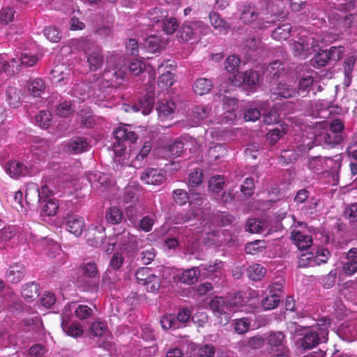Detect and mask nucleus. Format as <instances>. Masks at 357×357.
<instances>
[{
  "label": "nucleus",
  "instance_id": "nucleus-1",
  "mask_svg": "<svg viewBox=\"0 0 357 357\" xmlns=\"http://www.w3.org/2000/svg\"><path fill=\"white\" fill-rule=\"evenodd\" d=\"M118 77L116 72H110L105 69L102 76L93 80V83L80 82L76 84L72 89L71 93L74 97L78 98L80 100H85L87 98L93 96V98L100 97V94L96 91L91 92V88L100 86L102 81L106 82L105 87H107L116 81Z\"/></svg>",
  "mask_w": 357,
  "mask_h": 357
},
{
  "label": "nucleus",
  "instance_id": "nucleus-2",
  "mask_svg": "<svg viewBox=\"0 0 357 357\" xmlns=\"http://www.w3.org/2000/svg\"><path fill=\"white\" fill-rule=\"evenodd\" d=\"M324 44V38L318 33L304 31L297 40L291 44L294 56L305 59Z\"/></svg>",
  "mask_w": 357,
  "mask_h": 357
},
{
  "label": "nucleus",
  "instance_id": "nucleus-3",
  "mask_svg": "<svg viewBox=\"0 0 357 357\" xmlns=\"http://www.w3.org/2000/svg\"><path fill=\"white\" fill-rule=\"evenodd\" d=\"M321 326L323 327L318 328L317 331L313 329L308 331L302 337L297 340L296 347L302 351H305L314 348L321 342H326L330 323L324 321V324Z\"/></svg>",
  "mask_w": 357,
  "mask_h": 357
},
{
  "label": "nucleus",
  "instance_id": "nucleus-4",
  "mask_svg": "<svg viewBox=\"0 0 357 357\" xmlns=\"http://www.w3.org/2000/svg\"><path fill=\"white\" fill-rule=\"evenodd\" d=\"M240 20L246 24L255 22L256 26L261 29L268 28L270 24L274 22L273 20H268V17H265V13L263 10L251 4L243 7Z\"/></svg>",
  "mask_w": 357,
  "mask_h": 357
},
{
  "label": "nucleus",
  "instance_id": "nucleus-5",
  "mask_svg": "<svg viewBox=\"0 0 357 357\" xmlns=\"http://www.w3.org/2000/svg\"><path fill=\"white\" fill-rule=\"evenodd\" d=\"M312 147L311 139H303L302 144L292 145L291 149L284 150L280 156V161L283 163H290L297 160L301 155L310 151Z\"/></svg>",
  "mask_w": 357,
  "mask_h": 357
},
{
  "label": "nucleus",
  "instance_id": "nucleus-6",
  "mask_svg": "<svg viewBox=\"0 0 357 357\" xmlns=\"http://www.w3.org/2000/svg\"><path fill=\"white\" fill-rule=\"evenodd\" d=\"M93 314V310L86 305L71 303L67 304L62 312L61 317L64 319H70L75 316L79 320H84L89 318Z\"/></svg>",
  "mask_w": 357,
  "mask_h": 357
},
{
  "label": "nucleus",
  "instance_id": "nucleus-7",
  "mask_svg": "<svg viewBox=\"0 0 357 357\" xmlns=\"http://www.w3.org/2000/svg\"><path fill=\"white\" fill-rule=\"evenodd\" d=\"M322 130L313 134L314 141L311 139L312 146L314 145H336L339 144L343 139L342 134L330 132L328 129L321 128Z\"/></svg>",
  "mask_w": 357,
  "mask_h": 357
},
{
  "label": "nucleus",
  "instance_id": "nucleus-8",
  "mask_svg": "<svg viewBox=\"0 0 357 357\" xmlns=\"http://www.w3.org/2000/svg\"><path fill=\"white\" fill-rule=\"evenodd\" d=\"M213 314L220 318V323L225 325L229 320L230 310L227 300L223 297H215L210 303Z\"/></svg>",
  "mask_w": 357,
  "mask_h": 357
},
{
  "label": "nucleus",
  "instance_id": "nucleus-9",
  "mask_svg": "<svg viewBox=\"0 0 357 357\" xmlns=\"http://www.w3.org/2000/svg\"><path fill=\"white\" fill-rule=\"evenodd\" d=\"M211 113V107L209 106H196L195 107L190 114L187 119V126L195 127L202 124V122H211V120L207 121Z\"/></svg>",
  "mask_w": 357,
  "mask_h": 357
},
{
  "label": "nucleus",
  "instance_id": "nucleus-10",
  "mask_svg": "<svg viewBox=\"0 0 357 357\" xmlns=\"http://www.w3.org/2000/svg\"><path fill=\"white\" fill-rule=\"evenodd\" d=\"M265 342L271 352H278L280 350L287 348L285 346V335L280 331H273L266 335Z\"/></svg>",
  "mask_w": 357,
  "mask_h": 357
},
{
  "label": "nucleus",
  "instance_id": "nucleus-11",
  "mask_svg": "<svg viewBox=\"0 0 357 357\" xmlns=\"http://www.w3.org/2000/svg\"><path fill=\"white\" fill-rule=\"evenodd\" d=\"M84 51L91 70L95 71L102 66L103 57L98 47L92 44L87 45Z\"/></svg>",
  "mask_w": 357,
  "mask_h": 357
},
{
  "label": "nucleus",
  "instance_id": "nucleus-12",
  "mask_svg": "<svg viewBox=\"0 0 357 357\" xmlns=\"http://www.w3.org/2000/svg\"><path fill=\"white\" fill-rule=\"evenodd\" d=\"M105 228L100 225H91L86 233V240L89 245L98 247L102 245L105 238Z\"/></svg>",
  "mask_w": 357,
  "mask_h": 357
},
{
  "label": "nucleus",
  "instance_id": "nucleus-13",
  "mask_svg": "<svg viewBox=\"0 0 357 357\" xmlns=\"http://www.w3.org/2000/svg\"><path fill=\"white\" fill-rule=\"evenodd\" d=\"M66 229L75 236H79L86 227L84 220L75 214H68L65 218Z\"/></svg>",
  "mask_w": 357,
  "mask_h": 357
},
{
  "label": "nucleus",
  "instance_id": "nucleus-14",
  "mask_svg": "<svg viewBox=\"0 0 357 357\" xmlns=\"http://www.w3.org/2000/svg\"><path fill=\"white\" fill-rule=\"evenodd\" d=\"M223 109L225 110L223 119L225 122L232 123L236 119V109L238 107V100L235 98L223 96Z\"/></svg>",
  "mask_w": 357,
  "mask_h": 357
},
{
  "label": "nucleus",
  "instance_id": "nucleus-15",
  "mask_svg": "<svg viewBox=\"0 0 357 357\" xmlns=\"http://www.w3.org/2000/svg\"><path fill=\"white\" fill-rule=\"evenodd\" d=\"M284 3L282 0H274L269 2L267 5L266 12H264L265 17H268V20H273L274 22L275 19L273 17L284 18L287 16V14L284 12Z\"/></svg>",
  "mask_w": 357,
  "mask_h": 357
},
{
  "label": "nucleus",
  "instance_id": "nucleus-16",
  "mask_svg": "<svg viewBox=\"0 0 357 357\" xmlns=\"http://www.w3.org/2000/svg\"><path fill=\"white\" fill-rule=\"evenodd\" d=\"M291 240L299 250H307L312 243V238L310 235L296 229L291 232Z\"/></svg>",
  "mask_w": 357,
  "mask_h": 357
},
{
  "label": "nucleus",
  "instance_id": "nucleus-17",
  "mask_svg": "<svg viewBox=\"0 0 357 357\" xmlns=\"http://www.w3.org/2000/svg\"><path fill=\"white\" fill-rule=\"evenodd\" d=\"M88 180L94 189L107 188L111 183V178L109 175L100 172H91L88 175Z\"/></svg>",
  "mask_w": 357,
  "mask_h": 357
},
{
  "label": "nucleus",
  "instance_id": "nucleus-18",
  "mask_svg": "<svg viewBox=\"0 0 357 357\" xmlns=\"http://www.w3.org/2000/svg\"><path fill=\"white\" fill-rule=\"evenodd\" d=\"M141 179L147 184L160 185L165 181V174L161 169L149 168L141 175Z\"/></svg>",
  "mask_w": 357,
  "mask_h": 357
},
{
  "label": "nucleus",
  "instance_id": "nucleus-19",
  "mask_svg": "<svg viewBox=\"0 0 357 357\" xmlns=\"http://www.w3.org/2000/svg\"><path fill=\"white\" fill-rule=\"evenodd\" d=\"M245 229L250 233H258L265 236L271 232V230L268 228L267 223L259 218L249 219L247 221Z\"/></svg>",
  "mask_w": 357,
  "mask_h": 357
},
{
  "label": "nucleus",
  "instance_id": "nucleus-20",
  "mask_svg": "<svg viewBox=\"0 0 357 357\" xmlns=\"http://www.w3.org/2000/svg\"><path fill=\"white\" fill-rule=\"evenodd\" d=\"M176 109L175 103L172 100H162L158 103L156 110L161 121L172 119Z\"/></svg>",
  "mask_w": 357,
  "mask_h": 357
},
{
  "label": "nucleus",
  "instance_id": "nucleus-21",
  "mask_svg": "<svg viewBox=\"0 0 357 357\" xmlns=\"http://www.w3.org/2000/svg\"><path fill=\"white\" fill-rule=\"evenodd\" d=\"M25 267L20 264H14L8 268L6 273V279L11 283H17L25 275Z\"/></svg>",
  "mask_w": 357,
  "mask_h": 357
},
{
  "label": "nucleus",
  "instance_id": "nucleus-22",
  "mask_svg": "<svg viewBox=\"0 0 357 357\" xmlns=\"http://www.w3.org/2000/svg\"><path fill=\"white\" fill-rule=\"evenodd\" d=\"M51 194V190L47 185H44L39 190L38 185L35 183H31L28 185L26 191L25 199L26 203L31 200L30 195H33L35 198L40 200L42 197H48Z\"/></svg>",
  "mask_w": 357,
  "mask_h": 357
},
{
  "label": "nucleus",
  "instance_id": "nucleus-23",
  "mask_svg": "<svg viewBox=\"0 0 357 357\" xmlns=\"http://www.w3.org/2000/svg\"><path fill=\"white\" fill-rule=\"evenodd\" d=\"M89 148L88 142L80 137L72 138L66 145V151L70 153H80L86 151Z\"/></svg>",
  "mask_w": 357,
  "mask_h": 357
},
{
  "label": "nucleus",
  "instance_id": "nucleus-24",
  "mask_svg": "<svg viewBox=\"0 0 357 357\" xmlns=\"http://www.w3.org/2000/svg\"><path fill=\"white\" fill-rule=\"evenodd\" d=\"M39 285L34 282H28L24 284L21 289V294L24 299L27 302H32L39 295Z\"/></svg>",
  "mask_w": 357,
  "mask_h": 357
},
{
  "label": "nucleus",
  "instance_id": "nucleus-25",
  "mask_svg": "<svg viewBox=\"0 0 357 357\" xmlns=\"http://www.w3.org/2000/svg\"><path fill=\"white\" fill-rule=\"evenodd\" d=\"M27 91L33 97H40L46 89L44 80L41 78L31 79L27 82Z\"/></svg>",
  "mask_w": 357,
  "mask_h": 357
},
{
  "label": "nucleus",
  "instance_id": "nucleus-26",
  "mask_svg": "<svg viewBox=\"0 0 357 357\" xmlns=\"http://www.w3.org/2000/svg\"><path fill=\"white\" fill-rule=\"evenodd\" d=\"M70 319H64L61 317V328L63 331L72 337L77 338L82 337L83 335V328L79 324H69Z\"/></svg>",
  "mask_w": 357,
  "mask_h": 357
},
{
  "label": "nucleus",
  "instance_id": "nucleus-27",
  "mask_svg": "<svg viewBox=\"0 0 357 357\" xmlns=\"http://www.w3.org/2000/svg\"><path fill=\"white\" fill-rule=\"evenodd\" d=\"M273 93L277 98H289L294 97L296 94L294 88L286 82H280L278 86L273 89Z\"/></svg>",
  "mask_w": 357,
  "mask_h": 357
},
{
  "label": "nucleus",
  "instance_id": "nucleus-28",
  "mask_svg": "<svg viewBox=\"0 0 357 357\" xmlns=\"http://www.w3.org/2000/svg\"><path fill=\"white\" fill-rule=\"evenodd\" d=\"M314 79L312 75L302 77L298 83L296 93L300 96L305 97L309 92L314 89Z\"/></svg>",
  "mask_w": 357,
  "mask_h": 357
},
{
  "label": "nucleus",
  "instance_id": "nucleus-29",
  "mask_svg": "<svg viewBox=\"0 0 357 357\" xmlns=\"http://www.w3.org/2000/svg\"><path fill=\"white\" fill-rule=\"evenodd\" d=\"M151 149L152 144L151 142H146L141 148L139 152L135 155V158L132 160V166L135 168L142 167L145 164L144 160L150 153Z\"/></svg>",
  "mask_w": 357,
  "mask_h": 357
},
{
  "label": "nucleus",
  "instance_id": "nucleus-30",
  "mask_svg": "<svg viewBox=\"0 0 357 357\" xmlns=\"http://www.w3.org/2000/svg\"><path fill=\"white\" fill-rule=\"evenodd\" d=\"M114 136L116 142H130L131 143H134L137 139V136L134 132L129 131L123 126L116 128L114 130Z\"/></svg>",
  "mask_w": 357,
  "mask_h": 357
},
{
  "label": "nucleus",
  "instance_id": "nucleus-31",
  "mask_svg": "<svg viewBox=\"0 0 357 357\" xmlns=\"http://www.w3.org/2000/svg\"><path fill=\"white\" fill-rule=\"evenodd\" d=\"M139 185L135 182L130 183L125 188L123 202L133 204L138 200Z\"/></svg>",
  "mask_w": 357,
  "mask_h": 357
},
{
  "label": "nucleus",
  "instance_id": "nucleus-32",
  "mask_svg": "<svg viewBox=\"0 0 357 357\" xmlns=\"http://www.w3.org/2000/svg\"><path fill=\"white\" fill-rule=\"evenodd\" d=\"M213 83L212 81L204 78L201 77L196 79L193 84V90L195 93L203 96L209 93L212 89Z\"/></svg>",
  "mask_w": 357,
  "mask_h": 357
},
{
  "label": "nucleus",
  "instance_id": "nucleus-33",
  "mask_svg": "<svg viewBox=\"0 0 357 357\" xmlns=\"http://www.w3.org/2000/svg\"><path fill=\"white\" fill-rule=\"evenodd\" d=\"M7 101L9 105L13 108H17L21 105V90L14 87L9 86L6 90Z\"/></svg>",
  "mask_w": 357,
  "mask_h": 357
},
{
  "label": "nucleus",
  "instance_id": "nucleus-34",
  "mask_svg": "<svg viewBox=\"0 0 357 357\" xmlns=\"http://www.w3.org/2000/svg\"><path fill=\"white\" fill-rule=\"evenodd\" d=\"M292 26L289 23H284L274 29L272 32L271 37L275 40H285L289 36Z\"/></svg>",
  "mask_w": 357,
  "mask_h": 357
},
{
  "label": "nucleus",
  "instance_id": "nucleus-35",
  "mask_svg": "<svg viewBox=\"0 0 357 357\" xmlns=\"http://www.w3.org/2000/svg\"><path fill=\"white\" fill-rule=\"evenodd\" d=\"M199 275V267H193L184 271L179 277V280L183 284H191L198 280Z\"/></svg>",
  "mask_w": 357,
  "mask_h": 357
},
{
  "label": "nucleus",
  "instance_id": "nucleus-36",
  "mask_svg": "<svg viewBox=\"0 0 357 357\" xmlns=\"http://www.w3.org/2000/svg\"><path fill=\"white\" fill-rule=\"evenodd\" d=\"M228 306L231 312L243 310L242 307L245 303V300L243 298L241 293L234 294L229 296L227 299Z\"/></svg>",
  "mask_w": 357,
  "mask_h": 357
},
{
  "label": "nucleus",
  "instance_id": "nucleus-37",
  "mask_svg": "<svg viewBox=\"0 0 357 357\" xmlns=\"http://www.w3.org/2000/svg\"><path fill=\"white\" fill-rule=\"evenodd\" d=\"M318 128L328 129L330 132L342 135L344 124L340 119H335L331 121L330 123L328 121L319 123V125L316 126V129Z\"/></svg>",
  "mask_w": 357,
  "mask_h": 357
},
{
  "label": "nucleus",
  "instance_id": "nucleus-38",
  "mask_svg": "<svg viewBox=\"0 0 357 357\" xmlns=\"http://www.w3.org/2000/svg\"><path fill=\"white\" fill-rule=\"evenodd\" d=\"M144 49L151 53L159 52L162 48V41L156 36H150L146 38L143 43Z\"/></svg>",
  "mask_w": 357,
  "mask_h": 357
},
{
  "label": "nucleus",
  "instance_id": "nucleus-39",
  "mask_svg": "<svg viewBox=\"0 0 357 357\" xmlns=\"http://www.w3.org/2000/svg\"><path fill=\"white\" fill-rule=\"evenodd\" d=\"M209 20L213 28L220 32L225 31L230 27L229 24L223 19H221L219 14L215 12H211L209 13Z\"/></svg>",
  "mask_w": 357,
  "mask_h": 357
},
{
  "label": "nucleus",
  "instance_id": "nucleus-40",
  "mask_svg": "<svg viewBox=\"0 0 357 357\" xmlns=\"http://www.w3.org/2000/svg\"><path fill=\"white\" fill-rule=\"evenodd\" d=\"M17 231V227L13 225H8L0 229V249L4 247L6 242L10 241L16 235Z\"/></svg>",
  "mask_w": 357,
  "mask_h": 357
},
{
  "label": "nucleus",
  "instance_id": "nucleus-41",
  "mask_svg": "<svg viewBox=\"0 0 357 357\" xmlns=\"http://www.w3.org/2000/svg\"><path fill=\"white\" fill-rule=\"evenodd\" d=\"M247 273L249 278L254 281H258L264 277L266 269L261 265L255 264L248 268Z\"/></svg>",
  "mask_w": 357,
  "mask_h": 357
},
{
  "label": "nucleus",
  "instance_id": "nucleus-42",
  "mask_svg": "<svg viewBox=\"0 0 357 357\" xmlns=\"http://www.w3.org/2000/svg\"><path fill=\"white\" fill-rule=\"evenodd\" d=\"M356 57L354 56H347L343 63L344 73L345 76L344 84L348 86L351 84V77L354 64L356 63Z\"/></svg>",
  "mask_w": 357,
  "mask_h": 357
},
{
  "label": "nucleus",
  "instance_id": "nucleus-43",
  "mask_svg": "<svg viewBox=\"0 0 357 357\" xmlns=\"http://www.w3.org/2000/svg\"><path fill=\"white\" fill-rule=\"evenodd\" d=\"M341 166V156L335 155L333 158H324V171L332 174L336 173Z\"/></svg>",
  "mask_w": 357,
  "mask_h": 357
},
{
  "label": "nucleus",
  "instance_id": "nucleus-44",
  "mask_svg": "<svg viewBox=\"0 0 357 357\" xmlns=\"http://www.w3.org/2000/svg\"><path fill=\"white\" fill-rule=\"evenodd\" d=\"M92 335L96 337L108 336L109 331L106 324L101 321H94L90 328Z\"/></svg>",
  "mask_w": 357,
  "mask_h": 357
},
{
  "label": "nucleus",
  "instance_id": "nucleus-45",
  "mask_svg": "<svg viewBox=\"0 0 357 357\" xmlns=\"http://www.w3.org/2000/svg\"><path fill=\"white\" fill-rule=\"evenodd\" d=\"M284 70L283 63L279 61H274L266 67L264 73L267 77H278Z\"/></svg>",
  "mask_w": 357,
  "mask_h": 357
},
{
  "label": "nucleus",
  "instance_id": "nucleus-46",
  "mask_svg": "<svg viewBox=\"0 0 357 357\" xmlns=\"http://www.w3.org/2000/svg\"><path fill=\"white\" fill-rule=\"evenodd\" d=\"M6 172L11 177L24 176L26 174L25 169L17 161H12L8 162L6 166Z\"/></svg>",
  "mask_w": 357,
  "mask_h": 357
},
{
  "label": "nucleus",
  "instance_id": "nucleus-47",
  "mask_svg": "<svg viewBox=\"0 0 357 357\" xmlns=\"http://www.w3.org/2000/svg\"><path fill=\"white\" fill-rule=\"evenodd\" d=\"M226 148L222 144H215L209 148L208 156L211 161H216L227 154Z\"/></svg>",
  "mask_w": 357,
  "mask_h": 357
},
{
  "label": "nucleus",
  "instance_id": "nucleus-48",
  "mask_svg": "<svg viewBox=\"0 0 357 357\" xmlns=\"http://www.w3.org/2000/svg\"><path fill=\"white\" fill-rule=\"evenodd\" d=\"M59 204L55 199L48 200L43 206L41 215L53 216L55 215L59 210Z\"/></svg>",
  "mask_w": 357,
  "mask_h": 357
},
{
  "label": "nucleus",
  "instance_id": "nucleus-49",
  "mask_svg": "<svg viewBox=\"0 0 357 357\" xmlns=\"http://www.w3.org/2000/svg\"><path fill=\"white\" fill-rule=\"evenodd\" d=\"M160 323L164 330L176 329L181 326L178 324L175 316L172 314H167L162 316Z\"/></svg>",
  "mask_w": 357,
  "mask_h": 357
},
{
  "label": "nucleus",
  "instance_id": "nucleus-50",
  "mask_svg": "<svg viewBox=\"0 0 357 357\" xmlns=\"http://www.w3.org/2000/svg\"><path fill=\"white\" fill-rule=\"evenodd\" d=\"M331 253L328 249L319 248L313 254L312 264L314 266H319L325 264L328 260Z\"/></svg>",
  "mask_w": 357,
  "mask_h": 357
},
{
  "label": "nucleus",
  "instance_id": "nucleus-51",
  "mask_svg": "<svg viewBox=\"0 0 357 357\" xmlns=\"http://www.w3.org/2000/svg\"><path fill=\"white\" fill-rule=\"evenodd\" d=\"M193 27L192 22H185L179 29V37L184 41H188L193 38L195 33Z\"/></svg>",
  "mask_w": 357,
  "mask_h": 357
},
{
  "label": "nucleus",
  "instance_id": "nucleus-52",
  "mask_svg": "<svg viewBox=\"0 0 357 357\" xmlns=\"http://www.w3.org/2000/svg\"><path fill=\"white\" fill-rule=\"evenodd\" d=\"M203 181V172L201 169L197 168L190 172L188 178V185L190 188L197 187Z\"/></svg>",
  "mask_w": 357,
  "mask_h": 357
},
{
  "label": "nucleus",
  "instance_id": "nucleus-53",
  "mask_svg": "<svg viewBox=\"0 0 357 357\" xmlns=\"http://www.w3.org/2000/svg\"><path fill=\"white\" fill-rule=\"evenodd\" d=\"M15 344L14 336L2 324L0 325V345L3 347Z\"/></svg>",
  "mask_w": 357,
  "mask_h": 357
},
{
  "label": "nucleus",
  "instance_id": "nucleus-54",
  "mask_svg": "<svg viewBox=\"0 0 357 357\" xmlns=\"http://www.w3.org/2000/svg\"><path fill=\"white\" fill-rule=\"evenodd\" d=\"M183 144L181 141L170 143L165 149L167 155L171 157H178L183 153Z\"/></svg>",
  "mask_w": 357,
  "mask_h": 357
},
{
  "label": "nucleus",
  "instance_id": "nucleus-55",
  "mask_svg": "<svg viewBox=\"0 0 357 357\" xmlns=\"http://www.w3.org/2000/svg\"><path fill=\"white\" fill-rule=\"evenodd\" d=\"M105 218L109 223L118 224L121 221L122 212L116 206L110 207L106 211Z\"/></svg>",
  "mask_w": 357,
  "mask_h": 357
},
{
  "label": "nucleus",
  "instance_id": "nucleus-56",
  "mask_svg": "<svg viewBox=\"0 0 357 357\" xmlns=\"http://www.w3.org/2000/svg\"><path fill=\"white\" fill-rule=\"evenodd\" d=\"M75 112V107L70 101H63L59 103L56 108V113L61 117H67Z\"/></svg>",
  "mask_w": 357,
  "mask_h": 357
},
{
  "label": "nucleus",
  "instance_id": "nucleus-57",
  "mask_svg": "<svg viewBox=\"0 0 357 357\" xmlns=\"http://www.w3.org/2000/svg\"><path fill=\"white\" fill-rule=\"evenodd\" d=\"M225 178L222 176H213L208 181V189L213 192H219L224 187Z\"/></svg>",
  "mask_w": 357,
  "mask_h": 357
},
{
  "label": "nucleus",
  "instance_id": "nucleus-58",
  "mask_svg": "<svg viewBox=\"0 0 357 357\" xmlns=\"http://www.w3.org/2000/svg\"><path fill=\"white\" fill-rule=\"evenodd\" d=\"M154 274L152 273L151 271L149 268H141L138 269L135 273V277L139 284H146L147 281L150 280Z\"/></svg>",
  "mask_w": 357,
  "mask_h": 357
},
{
  "label": "nucleus",
  "instance_id": "nucleus-59",
  "mask_svg": "<svg viewBox=\"0 0 357 357\" xmlns=\"http://www.w3.org/2000/svg\"><path fill=\"white\" fill-rule=\"evenodd\" d=\"M66 69V68L61 65V66H56L52 70V75L53 78L58 77L57 83L62 84L66 80H68L70 77L69 72L64 73L63 69Z\"/></svg>",
  "mask_w": 357,
  "mask_h": 357
},
{
  "label": "nucleus",
  "instance_id": "nucleus-60",
  "mask_svg": "<svg viewBox=\"0 0 357 357\" xmlns=\"http://www.w3.org/2000/svg\"><path fill=\"white\" fill-rule=\"evenodd\" d=\"M280 303V298L276 294H269L261 301L264 310H270L275 308Z\"/></svg>",
  "mask_w": 357,
  "mask_h": 357
},
{
  "label": "nucleus",
  "instance_id": "nucleus-61",
  "mask_svg": "<svg viewBox=\"0 0 357 357\" xmlns=\"http://www.w3.org/2000/svg\"><path fill=\"white\" fill-rule=\"evenodd\" d=\"M308 167L315 172L324 171V158L319 156L310 158L308 160Z\"/></svg>",
  "mask_w": 357,
  "mask_h": 357
},
{
  "label": "nucleus",
  "instance_id": "nucleus-62",
  "mask_svg": "<svg viewBox=\"0 0 357 357\" xmlns=\"http://www.w3.org/2000/svg\"><path fill=\"white\" fill-rule=\"evenodd\" d=\"M52 115L48 111H40L39 114L36 116V121L37 124L43 128H47L50 125Z\"/></svg>",
  "mask_w": 357,
  "mask_h": 357
},
{
  "label": "nucleus",
  "instance_id": "nucleus-63",
  "mask_svg": "<svg viewBox=\"0 0 357 357\" xmlns=\"http://www.w3.org/2000/svg\"><path fill=\"white\" fill-rule=\"evenodd\" d=\"M20 58H13L9 61H7L6 74L11 75L17 73L20 71L22 65Z\"/></svg>",
  "mask_w": 357,
  "mask_h": 357
},
{
  "label": "nucleus",
  "instance_id": "nucleus-64",
  "mask_svg": "<svg viewBox=\"0 0 357 357\" xmlns=\"http://www.w3.org/2000/svg\"><path fill=\"white\" fill-rule=\"evenodd\" d=\"M44 35L52 43H58L61 38V33L55 26H47L44 29Z\"/></svg>",
  "mask_w": 357,
  "mask_h": 357
}]
</instances>
